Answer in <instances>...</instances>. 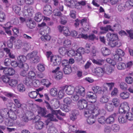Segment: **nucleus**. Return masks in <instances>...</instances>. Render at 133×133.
Returning a JSON list of instances; mask_svg holds the SVG:
<instances>
[{"label": "nucleus", "mask_w": 133, "mask_h": 133, "mask_svg": "<svg viewBox=\"0 0 133 133\" xmlns=\"http://www.w3.org/2000/svg\"><path fill=\"white\" fill-rule=\"evenodd\" d=\"M97 111V109L93 105L89 104L84 110V115L85 117H88V115L90 116L91 115H93V113L96 112Z\"/></svg>", "instance_id": "obj_1"}, {"label": "nucleus", "mask_w": 133, "mask_h": 133, "mask_svg": "<svg viewBox=\"0 0 133 133\" xmlns=\"http://www.w3.org/2000/svg\"><path fill=\"white\" fill-rule=\"evenodd\" d=\"M62 60V57L58 55L51 56L50 58V62H53V65L54 66L59 65L60 64Z\"/></svg>", "instance_id": "obj_2"}, {"label": "nucleus", "mask_w": 133, "mask_h": 133, "mask_svg": "<svg viewBox=\"0 0 133 133\" xmlns=\"http://www.w3.org/2000/svg\"><path fill=\"white\" fill-rule=\"evenodd\" d=\"M36 79V75H27L25 77V80L24 81V83L27 86H31L32 85L33 81Z\"/></svg>", "instance_id": "obj_3"}, {"label": "nucleus", "mask_w": 133, "mask_h": 133, "mask_svg": "<svg viewBox=\"0 0 133 133\" xmlns=\"http://www.w3.org/2000/svg\"><path fill=\"white\" fill-rule=\"evenodd\" d=\"M84 51V48H79L76 51V55L75 56V59L78 62H79L82 60V54H83Z\"/></svg>", "instance_id": "obj_4"}, {"label": "nucleus", "mask_w": 133, "mask_h": 133, "mask_svg": "<svg viewBox=\"0 0 133 133\" xmlns=\"http://www.w3.org/2000/svg\"><path fill=\"white\" fill-rule=\"evenodd\" d=\"M75 92L81 97H83L85 95V89L81 86L76 87L75 88Z\"/></svg>", "instance_id": "obj_5"}, {"label": "nucleus", "mask_w": 133, "mask_h": 133, "mask_svg": "<svg viewBox=\"0 0 133 133\" xmlns=\"http://www.w3.org/2000/svg\"><path fill=\"white\" fill-rule=\"evenodd\" d=\"M77 105L80 109H85L88 105L87 101L83 99H81L78 101Z\"/></svg>", "instance_id": "obj_6"}, {"label": "nucleus", "mask_w": 133, "mask_h": 133, "mask_svg": "<svg viewBox=\"0 0 133 133\" xmlns=\"http://www.w3.org/2000/svg\"><path fill=\"white\" fill-rule=\"evenodd\" d=\"M129 109L128 103L127 102H123L119 107V112L120 113H125L127 110Z\"/></svg>", "instance_id": "obj_7"}, {"label": "nucleus", "mask_w": 133, "mask_h": 133, "mask_svg": "<svg viewBox=\"0 0 133 133\" xmlns=\"http://www.w3.org/2000/svg\"><path fill=\"white\" fill-rule=\"evenodd\" d=\"M117 40L109 41L108 44L111 48L115 47H119L122 45L121 43L119 41H117Z\"/></svg>", "instance_id": "obj_8"}, {"label": "nucleus", "mask_w": 133, "mask_h": 133, "mask_svg": "<svg viewBox=\"0 0 133 133\" xmlns=\"http://www.w3.org/2000/svg\"><path fill=\"white\" fill-rule=\"evenodd\" d=\"M49 125V127L48 130V133H57V130L54 125L51 122L47 123L46 121V125Z\"/></svg>", "instance_id": "obj_9"}, {"label": "nucleus", "mask_w": 133, "mask_h": 133, "mask_svg": "<svg viewBox=\"0 0 133 133\" xmlns=\"http://www.w3.org/2000/svg\"><path fill=\"white\" fill-rule=\"evenodd\" d=\"M52 8L49 5H46L44 8L43 13L46 15L49 16L52 13Z\"/></svg>", "instance_id": "obj_10"}, {"label": "nucleus", "mask_w": 133, "mask_h": 133, "mask_svg": "<svg viewBox=\"0 0 133 133\" xmlns=\"http://www.w3.org/2000/svg\"><path fill=\"white\" fill-rule=\"evenodd\" d=\"M116 116L117 114L115 113L110 116L106 119V122L108 124H111L113 123Z\"/></svg>", "instance_id": "obj_11"}, {"label": "nucleus", "mask_w": 133, "mask_h": 133, "mask_svg": "<svg viewBox=\"0 0 133 133\" xmlns=\"http://www.w3.org/2000/svg\"><path fill=\"white\" fill-rule=\"evenodd\" d=\"M27 57L23 55H21L19 56L18 57V67H22L23 65V63L26 60Z\"/></svg>", "instance_id": "obj_12"}, {"label": "nucleus", "mask_w": 133, "mask_h": 133, "mask_svg": "<svg viewBox=\"0 0 133 133\" xmlns=\"http://www.w3.org/2000/svg\"><path fill=\"white\" fill-rule=\"evenodd\" d=\"M26 24L27 27L30 29H32L36 26L35 22L32 20L31 18L28 19L26 21Z\"/></svg>", "instance_id": "obj_13"}, {"label": "nucleus", "mask_w": 133, "mask_h": 133, "mask_svg": "<svg viewBox=\"0 0 133 133\" xmlns=\"http://www.w3.org/2000/svg\"><path fill=\"white\" fill-rule=\"evenodd\" d=\"M40 82L47 88H49L52 84V83L47 79H42L41 80Z\"/></svg>", "instance_id": "obj_14"}, {"label": "nucleus", "mask_w": 133, "mask_h": 133, "mask_svg": "<svg viewBox=\"0 0 133 133\" xmlns=\"http://www.w3.org/2000/svg\"><path fill=\"white\" fill-rule=\"evenodd\" d=\"M17 79L13 78L10 80L8 82L9 85L11 87H14L16 86L18 83V81L19 80V78L18 77V75H16Z\"/></svg>", "instance_id": "obj_15"}, {"label": "nucleus", "mask_w": 133, "mask_h": 133, "mask_svg": "<svg viewBox=\"0 0 133 133\" xmlns=\"http://www.w3.org/2000/svg\"><path fill=\"white\" fill-rule=\"evenodd\" d=\"M130 94L127 91H124L121 92L119 94L120 98L123 100H125L129 98Z\"/></svg>", "instance_id": "obj_16"}, {"label": "nucleus", "mask_w": 133, "mask_h": 133, "mask_svg": "<svg viewBox=\"0 0 133 133\" xmlns=\"http://www.w3.org/2000/svg\"><path fill=\"white\" fill-rule=\"evenodd\" d=\"M75 88L74 87L71 86H68L65 89V92L68 95L72 94L75 91Z\"/></svg>", "instance_id": "obj_17"}, {"label": "nucleus", "mask_w": 133, "mask_h": 133, "mask_svg": "<svg viewBox=\"0 0 133 133\" xmlns=\"http://www.w3.org/2000/svg\"><path fill=\"white\" fill-rule=\"evenodd\" d=\"M20 68H22L23 69V70H22L20 73V75H23V74H27L26 71L29 68V66L28 64L26 63H24L22 67H19Z\"/></svg>", "instance_id": "obj_18"}, {"label": "nucleus", "mask_w": 133, "mask_h": 133, "mask_svg": "<svg viewBox=\"0 0 133 133\" xmlns=\"http://www.w3.org/2000/svg\"><path fill=\"white\" fill-rule=\"evenodd\" d=\"M107 36L109 38V41L117 40L118 39V36L116 34H112L110 33H109L107 34Z\"/></svg>", "instance_id": "obj_19"}, {"label": "nucleus", "mask_w": 133, "mask_h": 133, "mask_svg": "<svg viewBox=\"0 0 133 133\" xmlns=\"http://www.w3.org/2000/svg\"><path fill=\"white\" fill-rule=\"evenodd\" d=\"M45 117L48 118V120L46 121H45L46 123V121H47V123H48V122H48L49 121L57 122L58 121L56 119V117L54 116V115L51 114H48Z\"/></svg>", "instance_id": "obj_20"}, {"label": "nucleus", "mask_w": 133, "mask_h": 133, "mask_svg": "<svg viewBox=\"0 0 133 133\" xmlns=\"http://www.w3.org/2000/svg\"><path fill=\"white\" fill-rule=\"evenodd\" d=\"M101 51L103 55L104 56H108L111 53L110 50L105 47L102 48L101 49Z\"/></svg>", "instance_id": "obj_21"}, {"label": "nucleus", "mask_w": 133, "mask_h": 133, "mask_svg": "<svg viewBox=\"0 0 133 133\" xmlns=\"http://www.w3.org/2000/svg\"><path fill=\"white\" fill-rule=\"evenodd\" d=\"M78 115V111L76 110H74L71 112V115L70 116L71 120L74 121L77 118V116Z\"/></svg>", "instance_id": "obj_22"}, {"label": "nucleus", "mask_w": 133, "mask_h": 133, "mask_svg": "<svg viewBox=\"0 0 133 133\" xmlns=\"http://www.w3.org/2000/svg\"><path fill=\"white\" fill-rule=\"evenodd\" d=\"M108 100L109 97L105 95H103L99 99V102L102 104L106 103Z\"/></svg>", "instance_id": "obj_23"}, {"label": "nucleus", "mask_w": 133, "mask_h": 133, "mask_svg": "<svg viewBox=\"0 0 133 133\" xmlns=\"http://www.w3.org/2000/svg\"><path fill=\"white\" fill-rule=\"evenodd\" d=\"M93 115H91L90 116H88V117H88L87 119V121L88 123L90 124H92L94 123L95 122V117Z\"/></svg>", "instance_id": "obj_24"}, {"label": "nucleus", "mask_w": 133, "mask_h": 133, "mask_svg": "<svg viewBox=\"0 0 133 133\" xmlns=\"http://www.w3.org/2000/svg\"><path fill=\"white\" fill-rule=\"evenodd\" d=\"M94 72L96 74H105V71L104 68L100 67L97 68L95 69Z\"/></svg>", "instance_id": "obj_25"}, {"label": "nucleus", "mask_w": 133, "mask_h": 133, "mask_svg": "<svg viewBox=\"0 0 133 133\" xmlns=\"http://www.w3.org/2000/svg\"><path fill=\"white\" fill-rule=\"evenodd\" d=\"M44 126V123L41 121H38L37 119V122L35 125V127L37 130L42 129Z\"/></svg>", "instance_id": "obj_26"}, {"label": "nucleus", "mask_w": 133, "mask_h": 133, "mask_svg": "<svg viewBox=\"0 0 133 133\" xmlns=\"http://www.w3.org/2000/svg\"><path fill=\"white\" fill-rule=\"evenodd\" d=\"M46 111V109L45 108H40L38 111V112L39 115L45 117L46 116H45Z\"/></svg>", "instance_id": "obj_27"}, {"label": "nucleus", "mask_w": 133, "mask_h": 133, "mask_svg": "<svg viewBox=\"0 0 133 133\" xmlns=\"http://www.w3.org/2000/svg\"><path fill=\"white\" fill-rule=\"evenodd\" d=\"M5 27H4L5 30L6 32L8 35H11V31L9 30L10 28L12 27V26L10 25V22H8L5 25Z\"/></svg>", "instance_id": "obj_28"}, {"label": "nucleus", "mask_w": 133, "mask_h": 133, "mask_svg": "<svg viewBox=\"0 0 133 133\" xmlns=\"http://www.w3.org/2000/svg\"><path fill=\"white\" fill-rule=\"evenodd\" d=\"M43 18V16L40 12H38L36 14L35 17V20L37 22H40Z\"/></svg>", "instance_id": "obj_29"}, {"label": "nucleus", "mask_w": 133, "mask_h": 133, "mask_svg": "<svg viewBox=\"0 0 133 133\" xmlns=\"http://www.w3.org/2000/svg\"><path fill=\"white\" fill-rule=\"evenodd\" d=\"M13 100L15 103V105L18 108H22V106L24 105L21 104L20 100L18 98H14L13 99Z\"/></svg>", "instance_id": "obj_30"}, {"label": "nucleus", "mask_w": 133, "mask_h": 133, "mask_svg": "<svg viewBox=\"0 0 133 133\" xmlns=\"http://www.w3.org/2000/svg\"><path fill=\"white\" fill-rule=\"evenodd\" d=\"M112 105L115 107H118L119 105V100L117 98H114L112 100Z\"/></svg>", "instance_id": "obj_31"}, {"label": "nucleus", "mask_w": 133, "mask_h": 133, "mask_svg": "<svg viewBox=\"0 0 133 133\" xmlns=\"http://www.w3.org/2000/svg\"><path fill=\"white\" fill-rule=\"evenodd\" d=\"M114 106L112 103L107 104L105 105V109L109 111H112L114 110Z\"/></svg>", "instance_id": "obj_32"}, {"label": "nucleus", "mask_w": 133, "mask_h": 133, "mask_svg": "<svg viewBox=\"0 0 133 133\" xmlns=\"http://www.w3.org/2000/svg\"><path fill=\"white\" fill-rule=\"evenodd\" d=\"M119 122L121 124L125 123L127 121V119L125 118V116L121 115L119 116L118 118Z\"/></svg>", "instance_id": "obj_33"}, {"label": "nucleus", "mask_w": 133, "mask_h": 133, "mask_svg": "<svg viewBox=\"0 0 133 133\" xmlns=\"http://www.w3.org/2000/svg\"><path fill=\"white\" fill-rule=\"evenodd\" d=\"M37 52L36 51H33L32 52L29 53L26 55V57L29 59H31L37 55Z\"/></svg>", "instance_id": "obj_34"}, {"label": "nucleus", "mask_w": 133, "mask_h": 133, "mask_svg": "<svg viewBox=\"0 0 133 133\" xmlns=\"http://www.w3.org/2000/svg\"><path fill=\"white\" fill-rule=\"evenodd\" d=\"M58 51L60 55H64L67 54V50L65 47H60Z\"/></svg>", "instance_id": "obj_35"}, {"label": "nucleus", "mask_w": 133, "mask_h": 133, "mask_svg": "<svg viewBox=\"0 0 133 133\" xmlns=\"http://www.w3.org/2000/svg\"><path fill=\"white\" fill-rule=\"evenodd\" d=\"M28 95L31 98H35L38 95V92L35 91L30 92L28 93Z\"/></svg>", "instance_id": "obj_36"}, {"label": "nucleus", "mask_w": 133, "mask_h": 133, "mask_svg": "<svg viewBox=\"0 0 133 133\" xmlns=\"http://www.w3.org/2000/svg\"><path fill=\"white\" fill-rule=\"evenodd\" d=\"M92 89L95 93H99L102 91V88L97 86H95L92 88Z\"/></svg>", "instance_id": "obj_37"}, {"label": "nucleus", "mask_w": 133, "mask_h": 133, "mask_svg": "<svg viewBox=\"0 0 133 133\" xmlns=\"http://www.w3.org/2000/svg\"><path fill=\"white\" fill-rule=\"evenodd\" d=\"M111 129L114 132H118L120 129V127L119 125L117 124H112L111 127Z\"/></svg>", "instance_id": "obj_38"}, {"label": "nucleus", "mask_w": 133, "mask_h": 133, "mask_svg": "<svg viewBox=\"0 0 133 133\" xmlns=\"http://www.w3.org/2000/svg\"><path fill=\"white\" fill-rule=\"evenodd\" d=\"M8 116L11 119L13 120H16L17 118V116L15 113L11 111H10Z\"/></svg>", "instance_id": "obj_39"}, {"label": "nucleus", "mask_w": 133, "mask_h": 133, "mask_svg": "<svg viewBox=\"0 0 133 133\" xmlns=\"http://www.w3.org/2000/svg\"><path fill=\"white\" fill-rule=\"evenodd\" d=\"M53 13L54 15L58 16L59 17H61L63 16L60 10L57 9H55L54 10Z\"/></svg>", "instance_id": "obj_40"}, {"label": "nucleus", "mask_w": 133, "mask_h": 133, "mask_svg": "<svg viewBox=\"0 0 133 133\" xmlns=\"http://www.w3.org/2000/svg\"><path fill=\"white\" fill-rule=\"evenodd\" d=\"M100 28L101 30L104 31L106 32L108 31L109 30L112 31H114V30L111 28V26L110 25H107L106 26L101 27Z\"/></svg>", "instance_id": "obj_41"}, {"label": "nucleus", "mask_w": 133, "mask_h": 133, "mask_svg": "<svg viewBox=\"0 0 133 133\" xmlns=\"http://www.w3.org/2000/svg\"><path fill=\"white\" fill-rule=\"evenodd\" d=\"M127 8L126 6V4H121L118 6V11L120 12H121L124 11Z\"/></svg>", "instance_id": "obj_42"}, {"label": "nucleus", "mask_w": 133, "mask_h": 133, "mask_svg": "<svg viewBox=\"0 0 133 133\" xmlns=\"http://www.w3.org/2000/svg\"><path fill=\"white\" fill-rule=\"evenodd\" d=\"M12 9L13 11L18 15H19L21 10V8L16 5H14L13 6Z\"/></svg>", "instance_id": "obj_43"}, {"label": "nucleus", "mask_w": 133, "mask_h": 133, "mask_svg": "<svg viewBox=\"0 0 133 133\" xmlns=\"http://www.w3.org/2000/svg\"><path fill=\"white\" fill-rule=\"evenodd\" d=\"M67 19L66 16L63 15L60 17V23L63 25H65L67 22Z\"/></svg>", "instance_id": "obj_44"}, {"label": "nucleus", "mask_w": 133, "mask_h": 133, "mask_svg": "<svg viewBox=\"0 0 133 133\" xmlns=\"http://www.w3.org/2000/svg\"><path fill=\"white\" fill-rule=\"evenodd\" d=\"M97 111L98 112V113L97 114L95 115L96 117H97L98 115H101L102 116H103L105 114V111L103 109H98L97 110Z\"/></svg>", "instance_id": "obj_45"}, {"label": "nucleus", "mask_w": 133, "mask_h": 133, "mask_svg": "<svg viewBox=\"0 0 133 133\" xmlns=\"http://www.w3.org/2000/svg\"><path fill=\"white\" fill-rule=\"evenodd\" d=\"M64 73L65 74H69L71 72L70 66L65 67L63 69Z\"/></svg>", "instance_id": "obj_46"}, {"label": "nucleus", "mask_w": 133, "mask_h": 133, "mask_svg": "<svg viewBox=\"0 0 133 133\" xmlns=\"http://www.w3.org/2000/svg\"><path fill=\"white\" fill-rule=\"evenodd\" d=\"M57 90L55 88H53L50 89V94L52 96H55L57 94Z\"/></svg>", "instance_id": "obj_47"}, {"label": "nucleus", "mask_w": 133, "mask_h": 133, "mask_svg": "<svg viewBox=\"0 0 133 133\" xmlns=\"http://www.w3.org/2000/svg\"><path fill=\"white\" fill-rule=\"evenodd\" d=\"M61 109L65 112H68L70 110V107L65 104L63 105L61 108Z\"/></svg>", "instance_id": "obj_48"}, {"label": "nucleus", "mask_w": 133, "mask_h": 133, "mask_svg": "<svg viewBox=\"0 0 133 133\" xmlns=\"http://www.w3.org/2000/svg\"><path fill=\"white\" fill-rule=\"evenodd\" d=\"M92 62L93 63L98 65H101L103 64L104 61L103 60L101 59L95 60L94 59H92Z\"/></svg>", "instance_id": "obj_49"}, {"label": "nucleus", "mask_w": 133, "mask_h": 133, "mask_svg": "<svg viewBox=\"0 0 133 133\" xmlns=\"http://www.w3.org/2000/svg\"><path fill=\"white\" fill-rule=\"evenodd\" d=\"M5 124L8 126H12L14 125V120L12 119L7 120L5 121Z\"/></svg>", "instance_id": "obj_50"}, {"label": "nucleus", "mask_w": 133, "mask_h": 133, "mask_svg": "<svg viewBox=\"0 0 133 133\" xmlns=\"http://www.w3.org/2000/svg\"><path fill=\"white\" fill-rule=\"evenodd\" d=\"M119 86L121 89L124 90H126L127 88V85L124 82H121Z\"/></svg>", "instance_id": "obj_51"}, {"label": "nucleus", "mask_w": 133, "mask_h": 133, "mask_svg": "<svg viewBox=\"0 0 133 133\" xmlns=\"http://www.w3.org/2000/svg\"><path fill=\"white\" fill-rule=\"evenodd\" d=\"M126 118L130 121L133 120V114L130 112L127 113L125 116Z\"/></svg>", "instance_id": "obj_52"}, {"label": "nucleus", "mask_w": 133, "mask_h": 133, "mask_svg": "<svg viewBox=\"0 0 133 133\" xmlns=\"http://www.w3.org/2000/svg\"><path fill=\"white\" fill-rule=\"evenodd\" d=\"M117 67L118 69L119 70L124 69L126 67V65L124 63L120 62L118 64Z\"/></svg>", "instance_id": "obj_53"}, {"label": "nucleus", "mask_w": 133, "mask_h": 133, "mask_svg": "<svg viewBox=\"0 0 133 133\" xmlns=\"http://www.w3.org/2000/svg\"><path fill=\"white\" fill-rule=\"evenodd\" d=\"M125 4L127 8H130L133 6V0H129L127 1Z\"/></svg>", "instance_id": "obj_54"}, {"label": "nucleus", "mask_w": 133, "mask_h": 133, "mask_svg": "<svg viewBox=\"0 0 133 133\" xmlns=\"http://www.w3.org/2000/svg\"><path fill=\"white\" fill-rule=\"evenodd\" d=\"M6 15L3 12H0V22H3L5 21L6 18Z\"/></svg>", "instance_id": "obj_55"}, {"label": "nucleus", "mask_w": 133, "mask_h": 133, "mask_svg": "<svg viewBox=\"0 0 133 133\" xmlns=\"http://www.w3.org/2000/svg\"><path fill=\"white\" fill-rule=\"evenodd\" d=\"M17 88L18 90L21 92H23L25 90L24 86L22 84H20L18 85Z\"/></svg>", "instance_id": "obj_56"}, {"label": "nucleus", "mask_w": 133, "mask_h": 133, "mask_svg": "<svg viewBox=\"0 0 133 133\" xmlns=\"http://www.w3.org/2000/svg\"><path fill=\"white\" fill-rule=\"evenodd\" d=\"M116 53L119 56H124L125 53L122 50L118 49L116 50Z\"/></svg>", "instance_id": "obj_57"}, {"label": "nucleus", "mask_w": 133, "mask_h": 133, "mask_svg": "<svg viewBox=\"0 0 133 133\" xmlns=\"http://www.w3.org/2000/svg\"><path fill=\"white\" fill-rule=\"evenodd\" d=\"M87 98L90 99L95 100L94 101H95L97 98V96L96 95H91L89 93L87 94Z\"/></svg>", "instance_id": "obj_58"}, {"label": "nucleus", "mask_w": 133, "mask_h": 133, "mask_svg": "<svg viewBox=\"0 0 133 133\" xmlns=\"http://www.w3.org/2000/svg\"><path fill=\"white\" fill-rule=\"evenodd\" d=\"M79 95L75 92L72 97L73 100L75 101H77L79 99Z\"/></svg>", "instance_id": "obj_59"}, {"label": "nucleus", "mask_w": 133, "mask_h": 133, "mask_svg": "<svg viewBox=\"0 0 133 133\" xmlns=\"http://www.w3.org/2000/svg\"><path fill=\"white\" fill-rule=\"evenodd\" d=\"M106 119L103 116H101L98 118V122L101 124H103L106 122Z\"/></svg>", "instance_id": "obj_60"}, {"label": "nucleus", "mask_w": 133, "mask_h": 133, "mask_svg": "<svg viewBox=\"0 0 133 133\" xmlns=\"http://www.w3.org/2000/svg\"><path fill=\"white\" fill-rule=\"evenodd\" d=\"M68 62L69 61L68 60L66 59H63L62 61V65L64 67L70 66Z\"/></svg>", "instance_id": "obj_61"}, {"label": "nucleus", "mask_w": 133, "mask_h": 133, "mask_svg": "<svg viewBox=\"0 0 133 133\" xmlns=\"http://www.w3.org/2000/svg\"><path fill=\"white\" fill-rule=\"evenodd\" d=\"M126 82L129 84H131L133 81V78L131 77H127L125 78Z\"/></svg>", "instance_id": "obj_62"}, {"label": "nucleus", "mask_w": 133, "mask_h": 133, "mask_svg": "<svg viewBox=\"0 0 133 133\" xmlns=\"http://www.w3.org/2000/svg\"><path fill=\"white\" fill-rule=\"evenodd\" d=\"M77 126L75 125H70L69 127V131L75 132L77 129Z\"/></svg>", "instance_id": "obj_63"}, {"label": "nucleus", "mask_w": 133, "mask_h": 133, "mask_svg": "<svg viewBox=\"0 0 133 133\" xmlns=\"http://www.w3.org/2000/svg\"><path fill=\"white\" fill-rule=\"evenodd\" d=\"M127 33L129 35V37L131 39H133V30H126Z\"/></svg>", "instance_id": "obj_64"}]
</instances>
